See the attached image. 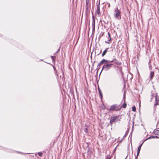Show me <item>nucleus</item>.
<instances>
[{
    "instance_id": "nucleus-24",
    "label": "nucleus",
    "mask_w": 159,
    "mask_h": 159,
    "mask_svg": "<svg viewBox=\"0 0 159 159\" xmlns=\"http://www.w3.org/2000/svg\"><path fill=\"white\" fill-rule=\"evenodd\" d=\"M111 157L110 155H107V157L106 159H110Z\"/></svg>"
},
{
    "instance_id": "nucleus-22",
    "label": "nucleus",
    "mask_w": 159,
    "mask_h": 159,
    "mask_svg": "<svg viewBox=\"0 0 159 159\" xmlns=\"http://www.w3.org/2000/svg\"><path fill=\"white\" fill-rule=\"evenodd\" d=\"M108 37L109 38V39L108 40V41L109 42H110L111 41V37L110 34L109 32H108Z\"/></svg>"
},
{
    "instance_id": "nucleus-18",
    "label": "nucleus",
    "mask_w": 159,
    "mask_h": 159,
    "mask_svg": "<svg viewBox=\"0 0 159 159\" xmlns=\"http://www.w3.org/2000/svg\"><path fill=\"white\" fill-rule=\"evenodd\" d=\"M126 107V104L125 103V102L123 103V105L120 107L121 108L123 107L124 108H125Z\"/></svg>"
},
{
    "instance_id": "nucleus-20",
    "label": "nucleus",
    "mask_w": 159,
    "mask_h": 159,
    "mask_svg": "<svg viewBox=\"0 0 159 159\" xmlns=\"http://www.w3.org/2000/svg\"><path fill=\"white\" fill-rule=\"evenodd\" d=\"M132 110L133 111H136V108L135 106H133L132 108Z\"/></svg>"
},
{
    "instance_id": "nucleus-28",
    "label": "nucleus",
    "mask_w": 159,
    "mask_h": 159,
    "mask_svg": "<svg viewBox=\"0 0 159 159\" xmlns=\"http://www.w3.org/2000/svg\"><path fill=\"white\" fill-rule=\"evenodd\" d=\"M107 4H108V7H110V4L109 3H107Z\"/></svg>"
},
{
    "instance_id": "nucleus-17",
    "label": "nucleus",
    "mask_w": 159,
    "mask_h": 159,
    "mask_svg": "<svg viewBox=\"0 0 159 159\" xmlns=\"http://www.w3.org/2000/svg\"><path fill=\"white\" fill-rule=\"evenodd\" d=\"M92 25L93 30H94L95 28V21H92Z\"/></svg>"
},
{
    "instance_id": "nucleus-13",
    "label": "nucleus",
    "mask_w": 159,
    "mask_h": 159,
    "mask_svg": "<svg viewBox=\"0 0 159 159\" xmlns=\"http://www.w3.org/2000/svg\"><path fill=\"white\" fill-rule=\"evenodd\" d=\"M157 138H158V137L157 136L152 135V136H150L147 139H145L144 141H146L147 140L150 139H151Z\"/></svg>"
},
{
    "instance_id": "nucleus-6",
    "label": "nucleus",
    "mask_w": 159,
    "mask_h": 159,
    "mask_svg": "<svg viewBox=\"0 0 159 159\" xmlns=\"http://www.w3.org/2000/svg\"><path fill=\"white\" fill-rule=\"evenodd\" d=\"M159 97L157 96V93H156V95H155V101L154 103V106H156L157 105H158L159 104Z\"/></svg>"
},
{
    "instance_id": "nucleus-12",
    "label": "nucleus",
    "mask_w": 159,
    "mask_h": 159,
    "mask_svg": "<svg viewBox=\"0 0 159 159\" xmlns=\"http://www.w3.org/2000/svg\"><path fill=\"white\" fill-rule=\"evenodd\" d=\"M109 48H107L106 49L103 51V53L102 54V57H104L105 54H106L108 49Z\"/></svg>"
},
{
    "instance_id": "nucleus-34",
    "label": "nucleus",
    "mask_w": 159,
    "mask_h": 159,
    "mask_svg": "<svg viewBox=\"0 0 159 159\" xmlns=\"http://www.w3.org/2000/svg\"><path fill=\"white\" fill-rule=\"evenodd\" d=\"M159 138V137H158V138Z\"/></svg>"
},
{
    "instance_id": "nucleus-9",
    "label": "nucleus",
    "mask_w": 159,
    "mask_h": 159,
    "mask_svg": "<svg viewBox=\"0 0 159 159\" xmlns=\"http://www.w3.org/2000/svg\"><path fill=\"white\" fill-rule=\"evenodd\" d=\"M144 142V141H143L142 144H141L140 145H139L138 147V150H137V154L136 156V158L137 157H138V156L139 155L141 147H142V146L143 144V143Z\"/></svg>"
},
{
    "instance_id": "nucleus-14",
    "label": "nucleus",
    "mask_w": 159,
    "mask_h": 159,
    "mask_svg": "<svg viewBox=\"0 0 159 159\" xmlns=\"http://www.w3.org/2000/svg\"><path fill=\"white\" fill-rule=\"evenodd\" d=\"M154 76V72L153 71H151L150 74V79L152 80L153 77Z\"/></svg>"
},
{
    "instance_id": "nucleus-3",
    "label": "nucleus",
    "mask_w": 159,
    "mask_h": 159,
    "mask_svg": "<svg viewBox=\"0 0 159 159\" xmlns=\"http://www.w3.org/2000/svg\"><path fill=\"white\" fill-rule=\"evenodd\" d=\"M121 109V107L119 108L118 107L117 104H115L114 105H111L110 107V108L109 109V111L110 112L113 111H116L120 110Z\"/></svg>"
},
{
    "instance_id": "nucleus-19",
    "label": "nucleus",
    "mask_w": 159,
    "mask_h": 159,
    "mask_svg": "<svg viewBox=\"0 0 159 159\" xmlns=\"http://www.w3.org/2000/svg\"><path fill=\"white\" fill-rule=\"evenodd\" d=\"M84 132L85 133H86V134H88V129L87 127L84 128Z\"/></svg>"
},
{
    "instance_id": "nucleus-16",
    "label": "nucleus",
    "mask_w": 159,
    "mask_h": 159,
    "mask_svg": "<svg viewBox=\"0 0 159 159\" xmlns=\"http://www.w3.org/2000/svg\"><path fill=\"white\" fill-rule=\"evenodd\" d=\"M98 90L100 98L101 99H102V95L101 90L99 88L98 89Z\"/></svg>"
},
{
    "instance_id": "nucleus-30",
    "label": "nucleus",
    "mask_w": 159,
    "mask_h": 159,
    "mask_svg": "<svg viewBox=\"0 0 159 159\" xmlns=\"http://www.w3.org/2000/svg\"><path fill=\"white\" fill-rule=\"evenodd\" d=\"M59 50H60V48H59V49H58V51H57V52H58V51H59Z\"/></svg>"
},
{
    "instance_id": "nucleus-32",
    "label": "nucleus",
    "mask_w": 159,
    "mask_h": 159,
    "mask_svg": "<svg viewBox=\"0 0 159 159\" xmlns=\"http://www.w3.org/2000/svg\"><path fill=\"white\" fill-rule=\"evenodd\" d=\"M103 109H105L104 108V107H103Z\"/></svg>"
},
{
    "instance_id": "nucleus-7",
    "label": "nucleus",
    "mask_w": 159,
    "mask_h": 159,
    "mask_svg": "<svg viewBox=\"0 0 159 159\" xmlns=\"http://www.w3.org/2000/svg\"><path fill=\"white\" fill-rule=\"evenodd\" d=\"M157 93L154 90H152L151 91V93H150V98H151V100L150 101H152V99L153 98V97L154 96H155V95H156V93Z\"/></svg>"
},
{
    "instance_id": "nucleus-15",
    "label": "nucleus",
    "mask_w": 159,
    "mask_h": 159,
    "mask_svg": "<svg viewBox=\"0 0 159 159\" xmlns=\"http://www.w3.org/2000/svg\"><path fill=\"white\" fill-rule=\"evenodd\" d=\"M153 133L155 135H159V130L154 129L153 131Z\"/></svg>"
},
{
    "instance_id": "nucleus-21",
    "label": "nucleus",
    "mask_w": 159,
    "mask_h": 159,
    "mask_svg": "<svg viewBox=\"0 0 159 159\" xmlns=\"http://www.w3.org/2000/svg\"><path fill=\"white\" fill-rule=\"evenodd\" d=\"M88 154H90L91 153V149L89 148L87 151Z\"/></svg>"
},
{
    "instance_id": "nucleus-5",
    "label": "nucleus",
    "mask_w": 159,
    "mask_h": 159,
    "mask_svg": "<svg viewBox=\"0 0 159 159\" xmlns=\"http://www.w3.org/2000/svg\"><path fill=\"white\" fill-rule=\"evenodd\" d=\"M108 61L107 60H106L105 59H103L102 60V61L98 63L97 66V72L99 70L100 68V66L101 65L103 64L104 63H106V62H108Z\"/></svg>"
},
{
    "instance_id": "nucleus-29",
    "label": "nucleus",
    "mask_w": 159,
    "mask_h": 159,
    "mask_svg": "<svg viewBox=\"0 0 159 159\" xmlns=\"http://www.w3.org/2000/svg\"><path fill=\"white\" fill-rule=\"evenodd\" d=\"M92 16L93 15V11H92Z\"/></svg>"
},
{
    "instance_id": "nucleus-4",
    "label": "nucleus",
    "mask_w": 159,
    "mask_h": 159,
    "mask_svg": "<svg viewBox=\"0 0 159 159\" xmlns=\"http://www.w3.org/2000/svg\"><path fill=\"white\" fill-rule=\"evenodd\" d=\"M89 0H86V6H85V13L87 14L88 12H89L90 9L89 8L90 5L89 3Z\"/></svg>"
},
{
    "instance_id": "nucleus-11",
    "label": "nucleus",
    "mask_w": 159,
    "mask_h": 159,
    "mask_svg": "<svg viewBox=\"0 0 159 159\" xmlns=\"http://www.w3.org/2000/svg\"><path fill=\"white\" fill-rule=\"evenodd\" d=\"M107 61H108V62H106V63H110V62H114V61H115L116 64H117V63L118 62V61H117V60H116V59L115 58L114 59H113L111 61H110V60H107Z\"/></svg>"
},
{
    "instance_id": "nucleus-26",
    "label": "nucleus",
    "mask_w": 159,
    "mask_h": 159,
    "mask_svg": "<svg viewBox=\"0 0 159 159\" xmlns=\"http://www.w3.org/2000/svg\"><path fill=\"white\" fill-rule=\"evenodd\" d=\"M51 57L52 58V61H55V60L54 59V57L53 56H51Z\"/></svg>"
},
{
    "instance_id": "nucleus-33",
    "label": "nucleus",
    "mask_w": 159,
    "mask_h": 159,
    "mask_svg": "<svg viewBox=\"0 0 159 159\" xmlns=\"http://www.w3.org/2000/svg\"><path fill=\"white\" fill-rule=\"evenodd\" d=\"M103 109H105L104 108V107H103Z\"/></svg>"
},
{
    "instance_id": "nucleus-8",
    "label": "nucleus",
    "mask_w": 159,
    "mask_h": 159,
    "mask_svg": "<svg viewBox=\"0 0 159 159\" xmlns=\"http://www.w3.org/2000/svg\"><path fill=\"white\" fill-rule=\"evenodd\" d=\"M96 11L98 15L99 16L100 14V2H99L98 4L97 5Z\"/></svg>"
},
{
    "instance_id": "nucleus-23",
    "label": "nucleus",
    "mask_w": 159,
    "mask_h": 159,
    "mask_svg": "<svg viewBox=\"0 0 159 159\" xmlns=\"http://www.w3.org/2000/svg\"><path fill=\"white\" fill-rule=\"evenodd\" d=\"M92 19L93 21H95V17L93 16V15L92 16Z\"/></svg>"
},
{
    "instance_id": "nucleus-27",
    "label": "nucleus",
    "mask_w": 159,
    "mask_h": 159,
    "mask_svg": "<svg viewBox=\"0 0 159 159\" xmlns=\"http://www.w3.org/2000/svg\"><path fill=\"white\" fill-rule=\"evenodd\" d=\"M105 43H108V44H109L110 43H109V42H107V41H105Z\"/></svg>"
},
{
    "instance_id": "nucleus-25",
    "label": "nucleus",
    "mask_w": 159,
    "mask_h": 159,
    "mask_svg": "<svg viewBox=\"0 0 159 159\" xmlns=\"http://www.w3.org/2000/svg\"><path fill=\"white\" fill-rule=\"evenodd\" d=\"M38 155L40 157H41L42 155V152H39L38 153Z\"/></svg>"
},
{
    "instance_id": "nucleus-2",
    "label": "nucleus",
    "mask_w": 159,
    "mask_h": 159,
    "mask_svg": "<svg viewBox=\"0 0 159 159\" xmlns=\"http://www.w3.org/2000/svg\"><path fill=\"white\" fill-rule=\"evenodd\" d=\"M103 64L104 65L102 66V69H104L105 71H108L110 69L113 65L112 64L107 63H104Z\"/></svg>"
},
{
    "instance_id": "nucleus-10",
    "label": "nucleus",
    "mask_w": 159,
    "mask_h": 159,
    "mask_svg": "<svg viewBox=\"0 0 159 159\" xmlns=\"http://www.w3.org/2000/svg\"><path fill=\"white\" fill-rule=\"evenodd\" d=\"M117 118V116H114L111 117L110 120V123L112 124L113 122H115Z\"/></svg>"
},
{
    "instance_id": "nucleus-31",
    "label": "nucleus",
    "mask_w": 159,
    "mask_h": 159,
    "mask_svg": "<svg viewBox=\"0 0 159 159\" xmlns=\"http://www.w3.org/2000/svg\"><path fill=\"white\" fill-rule=\"evenodd\" d=\"M104 70V69H102V70H101V72H102V70Z\"/></svg>"
},
{
    "instance_id": "nucleus-1",
    "label": "nucleus",
    "mask_w": 159,
    "mask_h": 159,
    "mask_svg": "<svg viewBox=\"0 0 159 159\" xmlns=\"http://www.w3.org/2000/svg\"><path fill=\"white\" fill-rule=\"evenodd\" d=\"M115 13L114 14V16L116 19L120 20L121 19V12L120 10H118L116 7L115 11Z\"/></svg>"
}]
</instances>
